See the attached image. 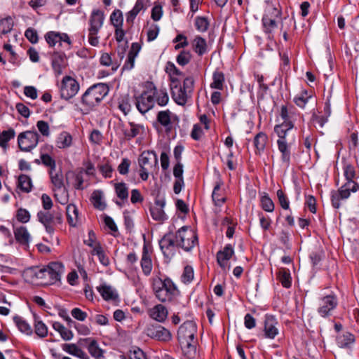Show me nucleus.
<instances>
[{
	"label": "nucleus",
	"mask_w": 359,
	"mask_h": 359,
	"mask_svg": "<svg viewBox=\"0 0 359 359\" xmlns=\"http://www.w3.org/2000/svg\"><path fill=\"white\" fill-rule=\"evenodd\" d=\"M159 246L164 257L170 260L176 255L178 244L173 233L169 232L165 233L159 241Z\"/></svg>",
	"instance_id": "nucleus-12"
},
{
	"label": "nucleus",
	"mask_w": 359,
	"mask_h": 359,
	"mask_svg": "<svg viewBox=\"0 0 359 359\" xmlns=\"http://www.w3.org/2000/svg\"><path fill=\"white\" fill-rule=\"evenodd\" d=\"M225 76L222 72L218 69L215 70L212 74V82L210 83V88L222 90L224 89Z\"/></svg>",
	"instance_id": "nucleus-38"
},
{
	"label": "nucleus",
	"mask_w": 359,
	"mask_h": 359,
	"mask_svg": "<svg viewBox=\"0 0 359 359\" xmlns=\"http://www.w3.org/2000/svg\"><path fill=\"white\" fill-rule=\"evenodd\" d=\"M15 218L19 222L25 224L29 222L31 215L27 210L20 208L16 211Z\"/></svg>",
	"instance_id": "nucleus-58"
},
{
	"label": "nucleus",
	"mask_w": 359,
	"mask_h": 359,
	"mask_svg": "<svg viewBox=\"0 0 359 359\" xmlns=\"http://www.w3.org/2000/svg\"><path fill=\"white\" fill-rule=\"evenodd\" d=\"M156 298L161 302H170L179 294V290L170 278L160 279V286L154 285Z\"/></svg>",
	"instance_id": "nucleus-9"
},
{
	"label": "nucleus",
	"mask_w": 359,
	"mask_h": 359,
	"mask_svg": "<svg viewBox=\"0 0 359 359\" xmlns=\"http://www.w3.org/2000/svg\"><path fill=\"white\" fill-rule=\"evenodd\" d=\"M196 331V325L192 320L185 321L180 325L177 331L178 341L183 352L189 358L194 357L196 353L195 334Z\"/></svg>",
	"instance_id": "nucleus-3"
},
{
	"label": "nucleus",
	"mask_w": 359,
	"mask_h": 359,
	"mask_svg": "<svg viewBox=\"0 0 359 359\" xmlns=\"http://www.w3.org/2000/svg\"><path fill=\"white\" fill-rule=\"evenodd\" d=\"M65 60V55L62 53L55 52L53 55L52 57V68L55 73L57 74H61L62 72V67H64Z\"/></svg>",
	"instance_id": "nucleus-36"
},
{
	"label": "nucleus",
	"mask_w": 359,
	"mask_h": 359,
	"mask_svg": "<svg viewBox=\"0 0 359 359\" xmlns=\"http://www.w3.org/2000/svg\"><path fill=\"white\" fill-rule=\"evenodd\" d=\"M234 255V250L231 244H226L224 248L217 253V262L219 266L225 269L228 266V261Z\"/></svg>",
	"instance_id": "nucleus-24"
},
{
	"label": "nucleus",
	"mask_w": 359,
	"mask_h": 359,
	"mask_svg": "<svg viewBox=\"0 0 359 359\" xmlns=\"http://www.w3.org/2000/svg\"><path fill=\"white\" fill-rule=\"evenodd\" d=\"M223 186L224 182L219 173H218L217 180L215 182L212 194V201L216 206L221 207L226 201V198L224 196V190L222 189Z\"/></svg>",
	"instance_id": "nucleus-19"
},
{
	"label": "nucleus",
	"mask_w": 359,
	"mask_h": 359,
	"mask_svg": "<svg viewBox=\"0 0 359 359\" xmlns=\"http://www.w3.org/2000/svg\"><path fill=\"white\" fill-rule=\"evenodd\" d=\"M104 20V12L99 9H94L90 16L88 28V42L93 46L99 43L97 34L103 25Z\"/></svg>",
	"instance_id": "nucleus-10"
},
{
	"label": "nucleus",
	"mask_w": 359,
	"mask_h": 359,
	"mask_svg": "<svg viewBox=\"0 0 359 359\" xmlns=\"http://www.w3.org/2000/svg\"><path fill=\"white\" fill-rule=\"evenodd\" d=\"M277 145L278 151L281 154V161L287 168L291 161V147L286 140H278Z\"/></svg>",
	"instance_id": "nucleus-27"
},
{
	"label": "nucleus",
	"mask_w": 359,
	"mask_h": 359,
	"mask_svg": "<svg viewBox=\"0 0 359 359\" xmlns=\"http://www.w3.org/2000/svg\"><path fill=\"white\" fill-rule=\"evenodd\" d=\"M277 279L285 288H290L292 285V277L290 270L286 268H280L277 273Z\"/></svg>",
	"instance_id": "nucleus-37"
},
{
	"label": "nucleus",
	"mask_w": 359,
	"mask_h": 359,
	"mask_svg": "<svg viewBox=\"0 0 359 359\" xmlns=\"http://www.w3.org/2000/svg\"><path fill=\"white\" fill-rule=\"evenodd\" d=\"M13 226L16 242L25 248H28L32 238L27 227L24 226H15L14 225Z\"/></svg>",
	"instance_id": "nucleus-21"
},
{
	"label": "nucleus",
	"mask_w": 359,
	"mask_h": 359,
	"mask_svg": "<svg viewBox=\"0 0 359 359\" xmlns=\"http://www.w3.org/2000/svg\"><path fill=\"white\" fill-rule=\"evenodd\" d=\"M72 143V135L66 131L62 132L57 137L56 145L60 149H65L69 147Z\"/></svg>",
	"instance_id": "nucleus-41"
},
{
	"label": "nucleus",
	"mask_w": 359,
	"mask_h": 359,
	"mask_svg": "<svg viewBox=\"0 0 359 359\" xmlns=\"http://www.w3.org/2000/svg\"><path fill=\"white\" fill-rule=\"evenodd\" d=\"M342 169L346 182L338 189L331 191V203L335 209L341 207V200L348 199L351 193L359 190V184L355 181L358 177L357 168L348 161L342 158Z\"/></svg>",
	"instance_id": "nucleus-1"
},
{
	"label": "nucleus",
	"mask_w": 359,
	"mask_h": 359,
	"mask_svg": "<svg viewBox=\"0 0 359 359\" xmlns=\"http://www.w3.org/2000/svg\"><path fill=\"white\" fill-rule=\"evenodd\" d=\"M96 288L105 301H115L118 299V294L115 290L106 283H102Z\"/></svg>",
	"instance_id": "nucleus-32"
},
{
	"label": "nucleus",
	"mask_w": 359,
	"mask_h": 359,
	"mask_svg": "<svg viewBox=\"0 0 359 359\" xmlns=\"http://www.w3.org/2000/svg\"><path fill=\"white\" fill-rule=\"evenodd\" d=\"M13 27V21L11 17L0 20V34L9 33Z\"/></svg>",
	"instance_id": "nucleus-55"
},
{
	"label": "nucleus",
	"mask_w": 359,
	"mask_h": 359,
	"mask_svg": "<svg viewBox=\"0 0 359 359\" xmlns=\"http://www.w3.org/2000/svg\"><path fill=\"white\" fill-rule=\"evenodd\" d=\"M100 62L103 66H111L113 71H116L120 65V63L117 61L113 62L111 55L107 53H104L101 55Z\"/></svg>",
	"instance_id": "nucleus-51"
},
{
	"label": "nucleus",
	"mask_w": 359,
	"mask_h": 359,
	"mask_svg": "<svg viewBox=\"0 0 359 359\" xmlns=\"http://www.w3.org/2000/svg\"><path fill=\"white\" fill-rule=\"evenodd\" d=\"M36 217L38 221L43 225L46 231L50 235L54 233L57 224L62 223V214L60 211L56 210L52 211L40 210L37 212Z\"/></svg>",
	"instance_id": "nucleus-8"
},
{
	"label": "nucleus",
	"mask_w": 359,
	"mask_h": 359,
	"mask_svg": "<svg viewBox=\"0 0 359 359\" xmlns=\"http://www.w3.org/2000/svg\"><path fill=\"white\" fill-rule=\"evenodd\" d=\"M280 117L283 122L294 123L299 116L296 108L292 105H282L280 107Z\"/></svg>",
	"instance_id": "nucleus-28"
},
{
	"label": "nucleus",
	"mask_w": 359,
	"mask_h": 359,
	"mask_svg": "<svg viewBox=\"0 0 359 359\" xmlns=\"http://www.w3.org/2000/svg\"><path fill=\"white\" fill-rule=\"evenodd\" d=\"M194 25L198 32H205L208 30L210 23L206 17L197 16Z\"/></svg>",
	"instance_id": "nucleus-56"
},
{
	"label": "nucleus",
	"mask_w": 359,
	"mask_h": 359,
	"mask_svg": "<svg viewBox=\"0 0 359 359\" xmlns=\"http://www.w3.org/2000/svg\"><path fill=\"white\" fill-rule=\"evenodd\" d=\"M276 196L280 207L285 210H290L291 212L290 201L285 193L281 189H280L277 190Z\"/></svg>",
	"instance_id": "nucleus-54"
},
{
	"label": "nucleus",
	"mask_w": 359,
	"mask_h": 359,
	"mask_svg": "<svg viewBox=\"0 0 359 359\" xmlns=\"http://www.w3.org/2000/svg\"><path fill=\"white\" fill-rule=\"evenodd\" d=\"M79 90L78 81L69 76H65L61 82L60 96L68 100L74 97Z\"/></svg>",
	"instance_id": "nucleus-15"
},
{
	"label": "nucleus",
	"mask_w": 359,
	"mask_h": 359,
	"mask_svg": "<svg viewBox=\"0 0 359 359\" xmlns=\"http://www.w3.org/2000/svg\"><path fill=\"white\" fill-rule=\"evenodd\" d=\"M41 161L43 165L48 167L50 170H55L56 163L55 160L51 157L49 154H41Z\"/></svg>",
	"instance_id": "nucleus-64"
},
{
	"label": "nucleus",
	"mask_w": 359,
	"mask_h": 359,
	"mask_svg": "<svg viewBox=\"0 0 359 359\" xmlns=\"http://www.w3.org/2000/svg\"><path fill=\"white\" fill-rule=\"evenodd\" d=\"M280 62V69L282 72L287 73L290 70V60L287 53H279Z\"/></svg>",
	"instance_id": "nucleus-57"
},
{
	"label": "nucleus",
	"mask_w": 359,
	"mask_h": 359,
	"mask_svg": "<svg viewBox=\"0 0 359 359\" xmlns=\"http://www.w3.org/2000/svg\"><path fill=\"white\" fill-rule=\"evenodd\" d=\"M310 98H311V96L308 95V92L303 90L299 95L294 97V102L298 107L304 108Z\"/></svg>",
	"instance_id": "nucleus-59"
},
{
	"label": "nucleus",
	"mask_w": 359,
	"mask_h": 359,
	"mask_svg": "<svg viewBox=\"0 0 359 359\" xmlns=\"http://www.w3.org/2000/svg\"><path fill=\"white\" fill-rule=\"evenodd\" d=\"M268 142V136L263 132L258 133L254 138L255 154L260 155L265 149Z\"/></svg>",
	"instance_id": "nucleus-34"
},
{
	"label": "nucleus",
	"mask_w": 359,
	"mask_h": 359,
	"mask_svg": "<svg viewBox=\"0 0 359 359\" xmlns=\"http://www.w3.org/2000/svg\"><path fill=\"white\" fill-rule=\"evenodd\" d=\"M175 236L179 248L185 251H190L198 243L197 234L187 226L180 228Z\"/></svg>",
	"instance_id": "nucleus-11"
},
{
	"label": "nucleus",
	"mask_w": 359,
	"mask_h": 359,
	"mask_svg": "<svg viewBox=\"0 0 359 359\" xmlns=\"http://www.w3.org/2000/svg\"><path fill=\"white\" fill-rule=\"evenodd\" d=\"M18 188L25 193L32 191V184L31 178L27 175H20L18 177Z\"/></svg>",
	"instance_id": "nucleus-45"
},
{
	"label": "nucleus",
	"mask_w": 359,
	"mask_h": 359,
	"mask_svg": "<svg viewBox=\"0 0 359 359\" xmlns=\"http://www.w3.org/2000/svg\"><path fill=\"white\" fill-rule=\"evenodd\" d=\"M67 219L69 226L76 227L79 224V210L74 204H69L66 208Z\"/></svg>",
	"instance_id": "nucleus-33"
},
{
	"label": "nucleus",
	"mask_w": 359,
	"mask_h": 359,
	"mask_svg": "<svg viewBox=\"0 0 359 359\" xmlns=\"http://www.w3.org/2000/svg\"><path fill=\"white\" fill-rule=\"evenodd\" d=\"M146 334L154 339L161 341H169L172 339L170 330L161 325H150L146 329Z\"/></svg>",
	"instance_id": "nucleus-16"
},
{
	"label": "nucleus",
	"mask_w": 359,
	"mask_h": 359,
	"mask_svg": "<svg viewBox=\"0 0 359 359\" xmlns=\"http://www.w3.org/2000/svg\"><path fill=\"white\" fill-rule=\"evenodd\" d=\"M109 87L104 83H97L90 86L81 97V104L88 109L98 105L108 95Z\"/></svg>",
	"instance_id": "nucleus-4"
},
{
	"label": "nucleus",
	"mask_w": 359,
	"mask_h": 359,
	"mask_svg": "<svg viewBox=\"0 0 359 359\" xmlns=\"http://www.w3.org/2000/svg\"><path fill=\"white\" fill-rule=\"evenodd\" d=\"M35 333L41 338H43L48 334V327L41 320H35L34 323Z\"/></svg>",
	"instance_id": "nucleus-63"
},
{
	"label": "nucleus",
	"mask_w": 359,
	"mask_h": 359,
	"mask_svg": "<svg viewBox=\"0 0 359 359\" xmlns=\"http://www.w3.org/2000/svg\"><path fill=\"white\" fill-rule=\"evenodd\" d=\"M53 328L58 332L61 337L65 341L71 340L73 338L74 334L72 332L59 322H54L53 323Z\"/></svg>",
	"instance_id": "nucleus-44"
},
{
	"label": "nucleus",
	"mask_w": 359,
	"mask_h": 359,
	"mask_svg": "<svg viewBox=\"0 0 359 359\" xmlns=\"http://www.w3.org/2000/svg\"><path fill=\"white\" fill-rule=\"evenodd\" d=\"M13 321L21 332L25 333L27 335H31L32 334L33 331L31 326L22 317L15 316L13 317Z\"/></svg>",
	"instance_id": "nucleus-42"
},
{
	"label": "nucleus",
	"mask_w": 359,
	"mask_h": 359,
	"mask_svg": "<svg viewBox=\"0 0 359 359\" xmlns=\"http://www.w3.org/2000/svg\"><path fill=\"white\" fill-rule=\"evenodd\" d=\"M260 205L264 211L268 212H272L275 209L274 203L266 193H264V195L261 197Z\"/></svg>",
	"instance_id": "nucleus-50"
},
{
	"label": "nucleus",
	"mask_w": 359,
	"mask_h": 359,
	"mask_svg": "<svg viewBox=\"0 0 359 359\" xmlns=\"http://www.w3.org/2000/svg\"><path fill=\"white\" fill-rule=\"evenodd\" d=\"M114 191L116 196L122 201H127L129 196L128 187L125 182L114 184Z\"/></svg>",
	"instance_id": "nucleus-40"
},
{
	"label": "nucleus",
	"mask_w": 359,
	"mask_h": 359,
	"mask_svg": "<svg viewBox=\"0 0 359 359\" xmlns=\"http://www.w3.org/2000/svg\"><path fill=\"white\" fill-rule=\"evenodd\" d=\"M282 8L280 5L276 6L273 4L266 7L262 18L263 32L269 40L274 38L273 31L278 27V19L282 18Z\"/></svg>",
	"instance_id": "nucleus-5"
},
{
	"label": "nucleus",
	"mask_w": 359,
	"mask_h": 359,
	"mask_svg": "<svg viewBox=\"0 0 359 359\" xmlns=\"http://www.w3.org/2000/svg\"><path fill=\"white\" fill-rule=\"evenodd\" d=\"M148 314L152 319L163 323L167 318L168 310L163 305L157 304L148 311Z\"/></svg>",
	"instance_id": "nucleus-30"
},
{
	"label": "nucleus",
	"mask_w": 359,
	"mask_h": 359,
	"mask_svg": "<svg viewBox=\"0 0 359 359\" xmlns=\"http://www.w3.org/2000/svg\"><path fill=\"white\" fill-rule=\"evenodd\" d=\"M82 341L85 343L89 342L87 349L92 357L95 359L104 358V350L100 347L97 340L92 338H86L83 339Z\"/></svg>",
	"instance_id": "nucleus-29"
},
{
	"label": "nucleus",
	"mask_w": 359,
	"mask_h": 359,
	"mask_svg": "<svg viewBox=\"0 0 359 359\" xmlns=\"http://www.w3.org/2000/svg\"><path fill=\"white\" fill-rule=\"evenodd\" d=\"M55 170H49L51 182L57 189H61L64 186L63 175L60 173H54Z\"/></svg>",
	"instance_id": "nucleus-60"
},
{
	"label": "nucleus",
	"mask_w": 359,
	"mask_h": 359,
	"mask_svg": "<svg viewBox=\"0 0 359 359\" xmlns=\"http://www.w3.org/2000/svg\"><path fill=\"white\" fill-rule=\"evenodd\" d=\"M156 121L162 126L167 133L172 130V113L170 110L160 111L157 114Z\"/></svg>",
	"instance_id": "nucleus-26"
},
{
	"label": "nucleus",
	"mask_w": 359,
	"mask_h": 359,
	"mask_svg": "<svg viewBox=\"0 0 359 359\" xmlns=\"http://www.w3.org/2000/svg\"><path fill=\"white\" fill-rule=\"evenodd\" d=\"M335 341L339 348L351 350L355 342V337L353 333L345 331L337 334Z\"/></svg>",
	"instance_id": "nucleus-20"
},
{
	"label": "nucleus",
	"mask_w": 359,
	"mask_h": 359,
	"mask_svg": "<svg viewBox=\"0 0 359 359\" xmlns=\"http://www.w3.org/2000/svg\"><path fill=\"white\" fill-rule=\"evenodd\" d=\"M97 169L104 178H111L114 168L109 161H103L97 165Z\"/></svg>",
	"instance_id": "nucleus-46"
},
{
	"label": "nucleus",
	"mask_w": 359,
	"mask_h": 359,
	"mask_svg": "<svg viewBox=\"0 0 359 359\" xmlns=\"http://www.w3.org/2000/svg\"><path fill=\"white\" fill-rule=\"evenodd\" d=\"M156 86L153 83L147 86L140 95L135 96V104L141 114H145L151 109L155 104Z\"/></svg>",
	"instance_id": "nucleus-7"
},
{
	"label": "nucleus",
	"mask_w": 359,
	"mask_h": 359,
	"mask_svg": "<svg viewBox=\"0 0 359 359\" xmlns=\"http://www.w3.org/2000/svg\"><path fill=\"white\" fill-rule=\"evenodd\" d=\"M338 306V299L335 294L332 292L319 299L318 313L323 318H328Z\"/></svg>",
	"instance_id": "nucleus-13"
},
{
	"label": "nucleus",
	"mask_w": 359,
	"mask_h": 359,
	"mask_svg": "<svg viewBox=\"0 0 359 359\" xmlns=\"http://www.w3.org/2000/svg\"><path fill=\"white\" fill-rule=\"evenodd\" d=\"M293 128L294 123L283 122L280 124L275 126L274 132L278 135V140H285L287 133Z\"/></svg>",
	"instance_id": "nucleus-39"
},
{
	"label": "nucleus",
	"mask_w": 359,
	"mask_h": 359,
	"mask_svg": "<svg viewBox=\"0 0 359 359\" xmlns=\"http://www.w3.org/2000/svg\"><path fill=\"white\" fill-rule=\"evenodd\" d=\"M296 29V22L292 18H285L281 20L280 30L281 33H293Z\"/></svg>",
	"instance_id": "nucleus-48"
},
{
	"label": "nucleus",
	"mask_w": 359,
	"mask_h": 359,
	"mask_svg": "<svg viewBox=\"0 0 359 359\" xmlns=\"http://www.w3.org/2000/svg\"><path fill=\"white\" fill-rule=\"evenodd\" d=\"M192 48L198 55H203L208 52L206 40L201 36H196L193 40Z\"/></svg>",
	"instance_id": "nucleus-35"
},
{
	"label": "nucleus",
	"mask_w": 359,
	"mask_h": 359,
	"mask_svg": "<svg viewBox=\"0 0 359 359\" xmlns=\"http://www.w3.org/2000/svg\"><path fill=\"white\" fill-rule=\"evenodd\" d=\"M39 138V134L34 130L21 133L18 137V147L23 151H29L36 147Z\"/></svg>",
	"instance_id": "nucleus-14"
},
{
	"label": "nucleus",
	"mask_w": 359,
	"mask_h": 359,
	"mask_svg": "<svg viewBox=\"0 0 359 359\" xmlns=\"http://www.w3.org/2000/svg\"><path fill=\"white\" fill-rule=\"evenodd\" d=\"M171 95L173 100L178 104L184 106L187 102L188 98L190 97V93H189L185 89H184L181 85L174 86L171 88Z\"/></svg>",
	"instance_id": "nucleus-25"
},
{
	"label": "nucleus",
	"mask_w": 359,
	"mask_h": 359,
	"mask_svg": "<svg viewBox=\"0 0 359 359\" xmlns=\"http://www.w3.org/2000/svg\"><path fill=\"white\" fill-rule=\"evenodd\" d=\"M110 22L114 27H123V13L119 9H116L111 13Z\"/></svg>",
	"instance_id": "nucleus-53"
},
{
	"label": "nucleus",
	"mask_w": 359,
	"mask_h": 359,
	"mask_svg": "<svg viewBox=\"0 0 359 359\" xmlns=\"http://www.w3.org/2000/svg\"><path fill=\"white\" fill-rule=\"evenodd\" d=\"M155 91L156 93H155V102H156L157 104L161 107L165 106L169 101V97L166 89L160 88L158 90L156 88Z\"/></svg>",
	"instance_id": "nucleus-47"
},
{
	"label": "nucleus",
	"mask_w": 359,
	"mask_h": 359,
	"mask_svg": "<svg viewBox=\"0 0 359 359\" xmlns=\"http://www.w3.org/2000/svg\"><path fill=\"white\" fill-rule=\"evenodd\" d=\"M120 127L124 138L127 140L135 138L144 130L142 126L133 122H129L128 125L121 123L120 124Z\"/></svg>",
	"instance_id": "nucleus-23"
},
{
	"label": "nucleus",
	"mask_w": 359,
	"mask_h": 359,
	"mask_svg": "<svg viewBox=\"0 0 359 359\" xmlns=\"http://www.w3.org/2000/svg\"><path fill=\"white\" fill-rule=\"evenodd\" d=\"M165 205V201L163 198H156L155 200V206L150 208V213L153 219L159 222H163L168 219V217L163 210Z\"/></svg>",
	"instance_id": "nucleus-22"
},
{
	"label": "nucleus",
	"mask_w": 359,
	"mask_h": 359,
	"mask_svg": "<svg viewBox=\"0 0 359 359\" xmlns=\"http://www.w3.org/2000/svg\"><path fill=\"white\" fill-rule=\"evenodd\" d=\"M191 59V54L189 51L182 50L176 57L177 64L180 66H185L189 63Z\"/></svg>",
	"instance_id": "nucleus-61"
},
{
	"label": "nucleus",
	"mask_w": 359,
	"mask_h": 359,
	"mask_svg": "<svg viewBox=\"0 0 359 359\" xmlns=\"http://www.w3.org/2000/svg\"><path fill=\"white\" fill-rule=\"evenodd\" d=\"M194 276V269L192 266L187 265L184 268L182 275L181 276L182 281L185 283H189L192 281Z\"/></svg>",
	"instance_id": "nucleus-62"
},
{
	"label": "nucleus",
	"mask_w": 359,
	"mask_h": 359,
	"mask_svg": "<svg viewBox=\"0 0 359 359\" xmlns=\"http://www.w3.org/2000/svg\"><path fill=\"white\" fill-rule=\"evenodd\" d=\"M152 253V247L144 243L142 251L140 266L145 276H150L153 269Z\"/></svg>",
	"instance_id": "nucleus-17"
},
{
	"label": "nucleus",
	"mask_w": 359,
	"mask_h": 359,
	"mask_svg": "<svg viewBox=\"0 0 359 359\" xmlns=\"http://www.w3.org/2000/svg\"><path fill=\"white\" fill-rule=\"evenodd\" d=\"M140 49L141 46L140 43H132L130 50L128 54V57L123 66V70H130L134 67L135 57L137 56Z\"/></svg>",
	"instance_id": "nucleus-31"
},
{
	"label": "nucleus",
	"mask_w": 359,
	"mask_h": 359,
	"mask_svg": "<svg viewBox=\"0 0 359 359\" xmlns=\"http://www.w3.org/2000/svg\"><path fill=\"white\" fill-rule=\"evenodd\" d=\"M15 135V130L13 128H9L8 130H4L0 133V147L6 148L8 142L13 138Z\"/></svg>",
	"instance_id": "nucleus-52"
},
{
	"label": "nucleus",
	"mask_w": 359,
	"mask_h": 359,
	"mask_svg": "<svg viewBox=\"0 0 359 359\" xmlns=\"http://www.w3.org/2000/svg\"><path fill=\"white\" fill-rule=\"evenodd\" d=\"M64 272V266L60 262H50L46 266L40 268L33 266L25 271V276L27 280L34 282L39 280L41 285H50L60 281L61 275Z\"/></svg>",
	"instance_id": "nucleus-2"
},
{
	"label": "nucleus",
	"mask_w": 359,
	"mask_h": 359,
	"mask_svg": "<svg viewBox=\"0 0 359 359\" xmlns=\"http://www.w3.org/2000/svg\"><path fill=\"white\" fill-rule=\"evenodd\" d=\"M140 166V177L143 181H147L149 174H157L158 171V156L154 151H144L138 158Z\"/></svg>",
	"instance_id": "nucleus-6"
},
{
	"label": "nucleus",
	"mask_w": 359,
	"mask_h": 359,
	"mask_svg": "<svg viewBox=\"0 0 359 359\" xmlns=\"http://www.w3.org/2000/svg\"><path fill=\"white\" fill-rule=\"evenodd\" d=\"M278 325L276 318L271 315H266L264 322V337L273 339L278 334Z\"/></svg>",
	"instance_id": "nucleus-18"
},
{
	"label": "nucleus",
	"mask_w": 359,
	"mask_h": 359,
	"mask_svg": "<svg viewBox=\"0 0 359 359\" xmlns=\"http://www.w3.org/2000/svg\"><path fill=\"white\" fill-rule=\"evenodd\" d=\"M91 201L96 209L103 210L106 208V203L102 200V192L100 191H94L91 196Z\"/></svg>",
	"instance_id": "nucleus-49"
},
{
	"label": "nucleus",
	"mask_w": 359,
	"mask_h": 359,
	"mask_svg": "<svg viewBox=\"0 0 359 359\" xmlns=\"http://www.w3.org/2000/svg\"><path fill=\"white\" fill-rule=\"evenodd\" d=\"M118 108L125 114H128L131 109L130 96L128 94L121 95L117 100Z\"/></svg>",
	"instance_id": "nucleus-43"
}]
</instances>
